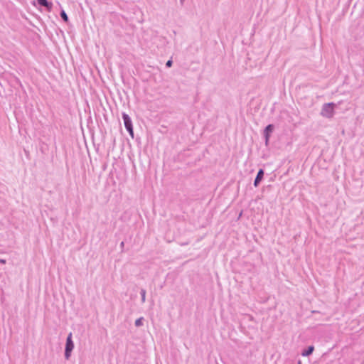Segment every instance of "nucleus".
I'll return each instance as SVG.
<instances>
[{
	"label": "nucleus",
	"instance_id": "obj_1",
	"mask_svg": "<svg viewBox=\"0 0 364 364\" xmlns=\"http://www.w3.org/2000/svg\"><path fill=\"white\" fill-rule=\"evenodd\" d=\"M336 105L333 102L326 103L322 106L321 115L326 118H332L334 115V107Z\"/></svg>",
	"mask_w": 364,
	"mask_h": 364
},
{
	"label": "nucleus",
	"instance_id": "obj_2",
	"mask_svg": "<svg viewBox=\"0 0 364 364\" xmlns=\"http://www.w3.org/2000/svg\"><path fill=\"white\" fill-rule=\"evenodd\" d=\"M74 348V343L72 341V333H70L67 339L65 349V357L69 359L71 355V352Z\"/></svg>",
	"mask_w": 364,
	"mask_h": 364
},
{
	"label": "nucleus",
	"instance_id": "obj_3",
	"mask_svg": "<svg viewBox=\"0 0 364 364\" xmlns=\"http://www.w3.org/2000/svg\"><path fill=\"white\" fill-rule=\"evenodd\" d=\"M122 119L124 120V124L125 126L126 129L129 133L130 136L133 138L134 137V131H133V127H132V122L131 120V118L126 113H122Z\"/></svg>",
	"mask_w": 364,
	"mask_h": 364
},
{
	"label": "nucleus",
	"instance_id": "obj_4",
	"mask_svg": "<svg viewBox=\"0 0 364 364\" xmlns=\"http://www.w3.org/2000/svg\"><path fill=\"white\" fill-rule=\"evenodd\" d=\"M263 176H264V171H263V169H259L257 172V174L256 178L254 181V186L255 187L258 186L259 183L262 180Z\"/></svg>",
	"mask_w": 364,
	"mask_h": 364
},
{
	"label": "nucleus",
	"instance_id": "obj_5",
	"mask_svg": "<svg viewBox=\"0 0 364 364\" xmlns=\"http://www.w3.org/2000/svg\"><path fill=\"white\" fill-rule=\"evenodd\" d=\"M274 126L272 124H269L266 127L264 134L266 139V142L268 141L269 138V134L273 132Z\"/></svg>",
	"mask_w": 364,
	"mask_h": 364
},
{
	"label": "nucleus",
	"instance_id": "obj_6",
	"mask_svg": "<svg viewBox=\"0 0 364 364\" xmlns=\"http://www.w3.org/2000/svg\"><path fill=\"white\" fill-rule=\"evenodd\" d=\"M37 1L40 6L46 7L48 9H50L52 7V3L48 2L47 0H37Z\"/></svg>",
	"mask_w": 364,
	"mask_h": 364
},
{
	"label": "nucleus",
	"instance_id": "obj_7",
	"mask_svg": "<svg viewBox=\"0 0 364 364\" xmlns=\"http://www.w3.org/2000/svg\"><path fill=\"white\" fill-rule=\"evenodd\" d=\"M314 350V346H310L308 347V348L306 350H304L301 353V355L303 356H309V355H310L313 353Z\"/></svg>",
	"mask_w": 364,
	"mask_h": 364
},
{
	"label": "nucleus",
	"instance_id": "obj_8",
	"mask_svg": "<svg viewBox=\"0 0 364 364\" xmlns=\"http://www.w3.org/2000/svg\"><path fill=\"white\" fill-rule=\"evenodd\" d=\"M143 321H144L143 317H140V318H137L134 323L135 326L140 327V326H143Z\"/></svg>",
	"mask_w": 364,
	"mask_h": 364
},
{
	"label": "nucleus",
	"instance_id": "obj_9",
	"mask_svg": "<svg viewBox=\"0 0 364 364\" xmlns=\"http://www.w3.org/2000/svg\"><path fill=\"white\" fill-rule=\"evenodd\" d=\"M140 294L141 296V303H144L146 301V290L144 289H141Z\"/></svg>",
	"mask_w": 364,
	"mask_h": 364
},
{
	"label": "nucleus",
	"instance_id": "obj_10",
	"mask_svg": "<svg viewBox=\"0 0 364 364\" xmlns=\"http://www.w3.org/2000/svg\"><path fill=\"white\" fill-rule=\"evenodd\" d=\"M60 16L63 19L64 21L68 22V17L66 14L65 11L64 10H62L60 12Z\"/></svg>",
	"mask_w": 364,
	"mask_h": 364
},
{
	"label": "nucleus",
	"instance_id": "obj_11",
	"mask_svg": "<svg viewBox=\"0 0 364 364\" xmlns=\"http://www.w3.org/2000/svg\"><path fill=\"white\" fill-rule=\"evenodd\" d=\"M171 65H172V60H168V61L166 62V67H168V68H169V67H171Z\"/></svg>",
	"mask_w": 364,
	"mask_h": 364
},
{
	"label": "nucleus",
	"instance_id": "obj_12",
	"mask_svg": "<svg viewBox=\"0 0 364 364\" xmlns=\"http://www.w3.org/2000/svg\"><path fill=\"white\" fill-rule=\"evenodd\" d=\"M0 264H6V260L3 259H0Z\"/></svg>",
	"mask_w": 364,
	"mask_h": 364
},
{
	"label": "nucleus",
	"instance_id": "obj_13",
	"mask_svg": "<svg viewBox=\"0 0 364 364\" xmlns=\"http://www.w3.org/2000/svg\"><path fill=\"white\" fill-rule=\"evenodd\" d=\"M124 242H121V244H120V246H121L122 247H124Z\"/></svg>",
	"mask_w": 364,
	"mask_h": 364
},
{
	"label": "nucleus",
	"instance_id": "obj_14",
	"mask_svg": "<svg viewBox=\"0 0 364 364\" xmlns=\"http://www.w3.org/2000/svg\"><path fill=\"white\" fill-rule=\"evenodd\" d=\"M298 364H301V361H299V363H298Z\"/></svg>",
	"mask_w": 364,
	"mask_h": 364
},
{
	"label": "nucleus",
	"instance_id": "obj_15",
	"mask_svg": "<svg viewBox=\"0 0 364 364\" xmlns=\"http://www.w3.org/2000/svg\"><path fill=\"white\" fill-rule=\"evenodd\" d=\"M183 0H181V1L182 2Z\"/></svg>",
	"mask_w": 364,
	"mask_h": 364
}]
</instances>
